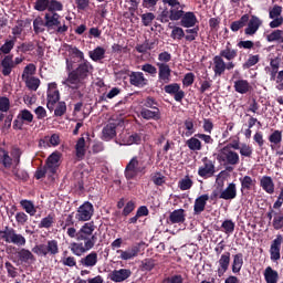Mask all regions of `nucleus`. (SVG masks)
<instances>
[{"label": "nucleus", "mask_w": 283, "mask_h": 283, "mask_svg": "<svg viewBox=\"0 0 283 283\" xmlns=\"http://www.w3.org/2000/svg\"><path fill=\"white\" fill-rule=\"evenodd\" d=\"M219 198L223 199V200H233V199H235L237 198V186H235V184L230 182L229 186L223 191H221Z\"/></svg>", "instance_id": "29"}, {"label": "nucleus", "mask_w": 283, "mask_h": 283, "mask_svg": "<svg viewBox=\"0 0 283 283\" xmlns=\"http://www.w3.org/2000/svg\"><path fill=\"white\" fill-rule=\"evenodd\" d=\"M78 263L80 265H83L84 269H94V266L98 263V253L92 251L91 253L81 258Z\"/></svg>", "instance_id": "19"}, {"label": "nucleus", "mask_w": 283, "mask_h": 283, "mask_svg": "<svg viewBox=\"0 0 283 283\" xmlns=\"http://www.w3.org/2000/svg\"><path fill=\"white\" fill-rule=\"evenodd\" d=\"M264 279L266 283H277L279 274L276 270L268 266L264 271Z\"/></svg>", "instance_id": "42"}, {"label": "nucleus", "mask_w": 283, "mask_h": 283, "mask_svg": "<svg viewBox=\"0 0 283 283\" xmlns=\"http://www.w3.org/2000/svg\"><path fill=\"white\" fill-rule=\"evenodd\" d=\"M55 219H56L55 213H49L46 217H44L40 220V223L38 224V228H40V229H50L54 226Z\"/></svg>", "instance_id": "35"}, {"label": "nucleus", "mask_w": 283, "mask_h": 283, "mask_svg": "<svg viewBox=\"0 0 283 283\" xmlns=\"http://www.w3.org/2000/svg\"><path fill=\"white\" fill-rule=\"evenodd\" d=\"M0 235L9 244L17 247H24L27 244V239L21 233H17L13 228L9 229V227H6L4 231H0Z\"/></svg>", "instance_id": "7"}, {"label": "nucleus", "mask_w": 283, "mask_h": 283, "mask_svg": "<svg viewBox=\"0 0 283 283\" xmlns=\"http://www.w3.org/2000/svg\"><path fill=\"white\" fill-rule=\"evenodd\" d=\"M10 111V98L0 97V112L8 113Z\"/></svg>", "instance_id": "63"}, {"label": "nucleus", "mask_w": 283, "mask_h": 283, "mask_svg": "<svg viewBox=\"0 0 283 283\" xmlns=\"http://www.w3.org/2000/svg\"><path fill=\"white\" fill-rule=\"evenodd\" d=\"M221 228L224 234L231 235L234 232L235 223L231 219H226L223 220Z\"/></svg>", "instance_id": "48"}, {"label": "nucleus", "mask_w": 283, "mask_h": 283, "mask_svg": "<svg viewBox=\"0 0 283 283\" xmlns=\"http://www.w3.org/2000/svg\"><path fill=\"white\" fill-rule=\"evenodd\" d=\"M186 221V213L184 208H179L178 210H175L169 213V217L167 219L168 224H182Z\"/></svg>", "instance_id": "21"}, {"label": "nucleus", "mask_w": 283, "mask_h": 283, "mask_svg": "<svg viewBox=\"0 0 283 283\" xmlns=\"http://www.w3.org/2000/svg\"><path fill=\"white\" fill-rule=\"evenodd\" d=\"M140 251L139 245H132L127 251L118 250L117 253H120L119 259L123 261H128L137 258Z\"/></svg>", "instance_id": "26"}, {"label": "nucleus", "mask_w": 283, "mask_h": 283, "mask_svg": "<svg viewBox=\"0 0 283 283\" xmlns=\"http://www.w3.org/2000/svg\"><path fill=\"white\" fill-rule=\"evenodd\" d=\"M170 36L174 40L177 39L178 41H181V39L185 38V30L180 27H174Z\"/></svg>", "instance_id": "62"}, {"label": "nucleus", "mask_w": 283, "mask_h": 283, "mask_svg": "<svg viewBox=\"0 0 283 283\" xmlns=\"http://www.w3.org/2000/svg\"><path fill=\"white\" fill-rule=\"evenodd\" d=\"M60 101V91L57 90L56 82L49 83L48 87V109L54 111L56 103Z\"/></svg>", "instance_id": "12"}, {"label": "nucleus", "mask_w": 283, "mask_h": 283, "mask_svg": "<svg viewBox=\"0 0 283 283\" xmlns=\"http://www.w3.org/2000/svg\"><path fill=\"white\" fill-rule=\"evenodd\" d=\"M128 76L130 85L135 87L144 88L149 85V80L142 72H130Z\"/></svg>", "instance_id": "15"}, {"label": "nucleus", "mask_w": 283, "mask_h": 283, "mask_svg": "<svg viewBox=\"0 0 283 283\" xmlns=\"http://www.w3.org/2000/svg\"><path fill=\"white\" fill-rule=\"evenodd\" d=\"M116 128L117 125L115 123H108L102 130V138L106 142L114 139L117 135Z\"/></svg>", "instance_id": "28"}, {"label": "nucleus", "mask_w": 283, "mask_h": 283, "mask_svg": "<svg viewBox=\"0 0 283 283\" xmlns=\"http://www.w3.org/2000/svg\"><path fill=\"white\" fill-rule=\"evenodd\" d=\"M95 231L96 226L94 221H88L87 223H84V226H82L78 231L73 226L67 228L66 233L70 238L76 239L77 241H84V243L72 242L70 244L69 249L74 256L81 258L85 255V253L94 249L98 240L97 234L94 233Z\"/></svg>", "instance_id": "1"}, {"label": "nucleus", "mask_w": 283, "mask_h": 283, "mask_svg": "<svg viewBox=\"0 0 283 283\" xmlns=\"http://www.w3.org/2000/svg\"><path fill=\"white\" fill-rule=\"evenodd\" d=\"M261 187L263 190L266 191L269 195H273L275 191V184L273 182L272 178H262L260 181Z\"/></svg>", "instance_id": "45"}, {"label": "nucleus", "mask_w": 283, "mask_h": 283, "mask_svg": "<svg viewBox=\"0 0 283 283\" xmlns=\"http://www.w3.org/2000/svg\"><path fill=\"white\" fill-rule=\"evenodd\" d=\"M60 159H61V156L57 151L49 155L45 165L41 168H38L35 177L43 178L45 176H48V177L57 176V171L60 168Z\"/></svg>", "instance_id": "5"}, {"label": "nucleus", "mask_w": 283, "mask_h": 283, "mask_svg": "<svg viewBox=\"0 0 283 283\" xmlns=\"http://www.w3.org/2000/svg\"><path fill=\"white\" fill-rule=\"evenodd\" d=\"M198 32H199V27H196L193 29H187L186 30V33L188 35H186V41L187 42H195L196 41V38L198 36Z\"/></svg>", "instance_id": "58"}, {"label": "nucleus", "mask_w": 283, "mask_h": 283, "mask_svg": "<svg viewBox=\"0 0 283 283\" xmlns=\"http://www.w3.org/2000/svg\"><path fill=\"white\" fill-rule=\"evenodd\" d=\"M185 11L181 4L170 8L169 19L171 21H178L184 18Z\"/></svg>", "instance_id": "41"}, {"label": "nucleus", "mask_w": 283, "mask_h": 283, "mask_svg": "<svg viewBox=\"0 0 283 283\" xmlns=\"http://www.w3.org/2000/svg\"><path fill=\"white\" fill-rule=\"evenodd\" d=\"M86 142L84 137H81L77 139L75 144V156L77 159L82 160L85 157L86 154Z\"/></svg>", "instance_id": "34"}, {"label": "nucleus", "mask_w": 283, "mask_h": 283, "mask_svg": "<svg viewBox=\"0 0 283 283\" xmlns=\"http://www.w3.org/2000/svg\"><path fill=\"white\" fill-rule=\"evenodd\" d=\"M166 94L174 95V98L177 102H182L185 97V91L181 90V86L177 83L169 84L165 86Z\"/></svg>", "instance_id": "20"}, {"label": "nucleus", "mask_w": 283, "mask_h": 283, "mask_svg": "<svg viewBox=\"0 0 283 283\" xmlns=\"http://www.w3.org/2000/svg\"><path fill=\"white\" fill-rule=\"evenodd\" d=\"M216 172L214 164L211 160H206L203 167L199 168V176L201 177H211Z\"/></svg>", "instance_id": "33"}, {"label": "nucleus", "mask_w": 283, "mask_h": 283, "mask_svg": "<svg viewBox=\"0 0 283 283\" xmlns=\"http://www.w3.org/2000/svg\"><path fill=\"white\" fill-rule=\"evenodd\" d=\"M150 160L146 156H133L125 168L126 178L143 177L148 172Z\"/></svg>", "instance_id": "3"}, {"label": "nucleus", "mask_w": 283, "mask_h": 283, "mask_svg": "<svg viewBox=\"0 0 283 283\" xmlns=\"http://www.w3.org/2000/svg\"><path fill=\"white\" fill-rule=\"evenodd\" d=\"M18 258L22 263L32 264L36 261L35 256L30 250H27V248H22L18 252Z\"/></svg>", "instance_id": "31"}, {"label": "nucleus", "mask_w": 283, "mask_h": 283, "mask_svg": "<svg viewBox=\"0 0 283 283\" xmlns=\"http://www.w3.org/2000/svg\"><path fill=\"white\" fill-rule=\"evenodd\" d=\"M243 264H244L243 254L242 253L234 254L233 262H232V273L239 274L242 271Z\"/></svg>", "instance_id": "36"}, {"label": "nucleus", "mask_w": 283, "mask_h": 283, "mask_svg": "<svg viewBox=\"0 0 283 283\" xmlns=\"http://www.w3.org/2000/svg\"><path fill=\"white\" fill-rule=\"evenodd\" d=\"M20 207L23 208V210L31 217H34L36 213V207L34 206V202L31 200H21Z\"/></svg>", "instance_id": "43"}, {"label": "nucleus", "mask_w": 283, "mask_h": 283, "mask_svg": "<svg viewBox=\"0 0 283 283\" xmlns=\"http://www.w3.org/2000/svg\"><path fill=\"white\" fill-rule=\"evenodd\" d=\"M239 51L238 49H232L231 48V42H227L226 46L223 50L220 51L219 55L222 59H226L227 61H233L234 59L238 57Z\"/></svg>", "instance_id": "25"}, {"label": "nucleus", "mask_w": 283, "mask_h": 283, "mask_svg": "<svg viewBox=\"0 0 283 283\" xmlns=\"http://www.w3.org/2000/svg\"><path fill=\"white\" fill-rule=\"evenodd\" d=\"M106 50L102 46L95 48V50L88 52V56L94 62H99L105 57Z\"/></svg>", "instance_id": "39"}, {"label": "nucleus", "mask_w": 283, "mask_h": 283, "mask_svg": "<svg viewBox=\"0 0 283 283\" xmlns=\"http://www.w3.org/2000/svg\"><path fill=\"white\" fill-rule=\"evenodd\" d=\"M0 164L6 168L10 169L12 167V158L10 153L3 148H0Z\"/></svg>", "instance_id": "38"}, {"label": "nucleus", "mask_w": 283, "mask_h": 283, "mask_svg": "<svg viewBox=\"0 0 283 283\" xmlns=\"http://www.w3.org/2000/svg\"><path fill=\"white\" fill-rule=\"evenodd\" d=\"M35 71H36V66L33 63L28 64L24 67L22 80H29L30 75H34Z\"/></svg>", "instance_id": "56"}, {"label": "nucleus", "mask_w": 283, "mask_h": 283, "mask_svg": "<svg viewBox=\"0 0 283 283\" xmlns=\"http://www.w3.org/2000/svg\"><path fill=\"white\" fill-rule=\"evenodd\" d=\"M198 22L196 13L193 12H187L182 14L180 24L185 29L195 28L196 23Z\"/></svg>", "instance_id": "27"}, {"label": "nucleus", "mask_w": 283, "mask_h": 283, "mask_svg": "<svg viewBox=\"0 0 283 283\" xmlns=\"http://www.w3.org/2000/svg\"><path fill=\"white\" fill-rule=\"evenodd\" d=\"M40 84H41V81L38 77H31V78L27 80V87L29 90H32L33 92H36Z\"/></svg>", "instance_id": "60"}, {"label": "nucleus", "mask_w": 283, "mask_h": 283, "mask_svg": "<svg viewBox=\"0 0 283 283\" xmlns=\"http://www.w3.org/2000/svg\"><path fill=\"white\" fill-rule=\"evenodd\" d=\"M283 242L282 234H277L270 245V259L273 262H276L281 259V247Z\"/></svg>", "instance_id": "17"}, {"label": "nucleus", "mask_w": 283, "mask_h": 283, "mask_svg": "<svg viewBox=\"0 0 283 283\" xmlns=\"http://www.w3.org/2000/svg\"><path fill=\"white\" fill-rule=\"evenodd\" d=\"M250 21V14L245 13L241 15V19L238 21H234L230 24V29L232 32L237 33L243 28H245L247 23Z\"/></svg>", "instance_id": "32"}, {"label": "nucleus", "mask_w": 283, "mask_h": 283, "mask_svg": "<svg viewBox=\"0 0 283 283\" xmlns=\"http://www.w3.org/2000/svg\"><path fill=\"white\" fill-rule=\"evenodd\" d=\"M61 19L62 15L59 13L46 12L44 14V20L48 31L56 35L65 34L69 30V27L66 22H62Z\"/></svg>", "instance_id": "4"}, {"label": "nucleus", "mask_w": 283, "mask_h": 283, "mask_svg": "<svg viewBox=\"0 0 283 283\" xmlns=\"http://www.w3.org/2000/svg\"><path fill=\"white\" fill-rule=\"evenodd\" d=\"M244 34L247 36H253L256 34V32L260 30V28L263 25V21L258 15H249V21L245 23Z\"/></svg>", "instance_id": "13"}, {"label": "nucleus", "mask_w": 283, "mask_h": 283, "mask_svg": "<svg viewBox=\"0 0 283 283\" xmlns=\"http://www.w3.org/2000/svg\"><path fill=\"white\" fill-rule=\"evenodd\" d=\"M273 228L279 231L280 229L283 228V214L281 212L274 213V219L272 223Z\"/></svg>", "instance_id": "57"}, {"label": "nucleus", "mask_w": 283, "mask_h": 283, "mask_svg": "<svg viewBox=\"0 0 283 283\" xmlns=\"http://www.w3.org/2000/svg\"><path fill=\"white\" fill-rule=\"evenodd\" d=\"M212 61H213L212 71H213L214 75L216 76H221L222 74H224V72H226V62H224L223 57L220 54L214 55Z\"/></svg>", "instance_id": "24"}, {"label": "nucleus", "mask_w": 283, "mask_h": 283, "mask_svg": "<svg viewBox=\"0 0 283 283\" xmlns=\"http://www.w3.org/2000/svg\"><path fill=\"white\" fill-rule=\"evenodd\" d=\"M142 143V136L139 135V133H133L126 140V144L128 146L132 145H140Z\"/></svg>", "instance_id": "61"}, {"label": "nucleus", "mask_w": 283, "mask_h": 283, "mask_svg": "<svg viewBox=\"0 0 283 283\" xmlns=\"http://www.w3.org/2000/svg\"><path fill=\"white\" fill-rule=\"evenodd\" d=\"M93 213L94 207L92 202L85 201L82 206L78 207L75 219L80 222H86L92 220Z\"/></svg>", "instance_id": "11"}, {"label": "nucleus", "mask_w": 283, "mask_h": 283, "mask_svg": "<svg viewBox=\"0 0 283 283\" xmlns=\"http://www.w3.org/2000/svg\"><path fill=\"white\" fill-rule=\"evenodd\" d=\"M208 200H209L208 193H203V195L197 197V199L195 200V205H193V214L195 216H199L206 211Z\"/></svg>", "instance_id": "23"}, {"label": "nucleus", "mask_w": 283, "mask_h": 283, "mask_svg": "<svg viewBox=\"0 0 283 283\" xmlns=\"http://www.w3.org/2000/svg\"><path fill=\"white\" fill-rule=\"evenodd\" d=\"M283 136H282V130L275 129L271 133L269 140L270 144L277 146L282 143Z\"/></svg>", "instance_id": "51"}, {"label": "nucleus", "mask_w": 283, "mask_h": 283, "mask_svg": "<svg viewBox=\"0 0 283 283\" xmlns=\"http://www.w3.org/2000/svg\"><path fill=\"white\" fill-rule=\"evenodd\" d=\"M156 19V15L151 12L142 14V23L145 28H149L153 21Z\"/></svg>", "instance_id": "55"}, {"label": "nucleus", "mask_w": 283, "mask_h": 283, "mask_svg": "<svg viewBox=\"0 0 283 283\" xmlns=\"http://www.w3.org/2000/svg\"><path fill=\"white\" fill-rule=\"evenodd\" d=\"M282 6L274 4L270 10H269V17L270 19H275L279 17H282Z\"/></svg>", "instance_id": "59"}, {"label": "nucleus", "mask_w": 283, "mask_h": 283, "mask_svg": "<svg viewBox=\"0 0 283 283\" xmlns=\"http://www.w3.org/2000/svg\"><path fill=\"white\" fill-rule=\"evenodd\" d=\"M156 261L153 258L143 259L140 269L142 271L150 272L155 269Z\"/></svg>", "instance_id": "50"}, {"label": "nucleus", "mask_w": 283, "mask_h": 283, "mask_svg": "<svg viewBox=\"0 0 283 283\" xmlns=\"http://www.w3.org/2000/svg\"><path fill=\"white\" fill-rule=\"evenodd\" d=\"M21 156L22 151L18 146H13L11 149V158H12V164H14L13 168V174L15 175L17 178H28L29 174L25 172V170L19 169V165L21 164Z\"/></svg>", "instance_id": "10"}, {"label": "nucleus", "mask_w": 283, "mask_h": 283, "mask_svg": "<svg viewBox=\"0 0 283 283\" xmlns=\"http://www.w3.org/2000/svg\"><path fill=\"white\" fill-rule=\"evenodd\" d=\"M33 31L35 34L45 32V20H43V18H35V20L33 21Z\"/></svg>", "instance_id": "47"}, {"label": "nucleus", "mask_w": 283, "mask_h": 283, "mask_svg": "<svg viewBox=\"0 0 283 283\" xmlns=\"http://www.w3.org/2000/svg\"><path fill=\"white\" fill-rule=\"evenodd\" d=\"M189 150L197 151L202 149V143L198 137H191L186 142Z\"/></svg>", "instance_id": "46"}, {"label": "nucleus", "mask_w": 283, "mask_h": 283, "mask_svg": "<svg viewBox=\"0 0 283 283\" xmlns=\"http://www.w3.org/2000/svg\"><path fill=\"white\" fill-rule=\"evenodd\" d=\"M158 67V82L169 84L171 82V67L166 63H157Z\"/></svg>", "instance_id": "14"}, {"label": "nucleus", "mask_w": 283, "mask_h": 283, "mask_svg": "<svg viewBox=\"0 0 283 283\" xmlns=\"http://www.w3.org/2000/svg\"><path fill=\"white\" fill-rule=\"evenodd\" d=\"M132 276L130 269L113 270L109 274V280L114 283H123L125 280Z\"/></svg>", "instance_id": "18"}, {"label": "nucleus", "mask_w": 283, "mask_h": 283, "mask_svg": "<svg viewBox=\"0 0 283 283\" xmlns=\"http://www.w3.org/2000/svg\"><path fill=\"white\" fill-rule=\"evenodd\" d=\"M283 39V30L281 29H275L273 31H271V33L269 35H266V41L269 43H281Z\"/></svg>", "instance_id": "44"}, {"label": "nucleus", "mask_w": 283, "mask_h": 283, "mask_svg": "<svg viewBox=\"0 0 283 283\" xmlns=\"http://www.w3.org/2000/svg\"><path fill=\"white\" fill-rule=\"evenodd\" d=\"M217 160L221 164L235 166L240 164V155L237 151L230 149L229 146L224 145L223 148L219 150Z\"/></svg>", "instance_id": "6"}, {"label": "nucleus", "mask_w": 283, "mask_h": 283, "mask_svg": "<svg viewBox=\"0 0 283 283\" xmlns=\"http://www.w3.org/2000/svg\"><path fill=\"white\" fill-rule=\"evenodd\" d=\"M231 264V252H224L218 261L217 274L222 277L230 269Z\"/></svg>", "instance_id": "16"}, {"label": "nucleus", "mask_w": 283, "mask_h": 283, "mask_svg": "<svg viewBox=\"0 0 283 283\" xmlns=\"http://www.w3.org/2000/svg\"><path fill=\"white\" fill-rule=\"evenodd\" d=\"M49 4H50V0H36L34 2V10L39 12H44L45 10L49 11Z\"/></svg>", "instance_id": "53"}, {"label": "nucleus", "mask_w": 283, "mask_h": 283, "mask_svg": "<svg viewBox=\"0 0 283 283\" xmlns=\"http://www.w3.org/2000/svg\"><path fill=\"white\" fill-rule=\"evenodd\" d=\"M261 61L260 54H249L245 62L242 64L243 70H250L253 66L258 65V63Z\"/></svg>", "instance_id": "37"}, {"label": "nucleus", "mask_w": 283, "mask_h": 283, "mask_svg": "<svg viewBox=\"0 0 283 283\" xmlns=\"http://www.w3.org/2000/svg\"><path fill=\"white\" fill-rule=\"evenodd\" d=\"M23 61V57L17 56L13 61V54L4 55L3 60L0 63L1 66V73L4 76H10L11 72L15 66L21 65V62Z\"/></svg>", "instance_id": "9"}, {"label": "nucleus", "mask_w": 283, "mask_h": 283, "mask_svg": "<svg viewBox=\"0 0 283 283\" xmlns=\"http://www.w3.org/2000/svg\"><path fill=\"white\" fill-rule=\"evenodd\" d=\"M93 70L92 63L84 59L83 62L67 74V78L62 84L72 90H80L84 86V81L92 75Z\"/></svg>", "instance_id": "2"}, {"label": "nucleus", "mask_w": 283, "mask_h": 283, "mask_svg": "<svg viewBox=\"0 0 283 283\" xmlns=\"http://www.w3.org/2000/svg\"><path fill=\"white\" fill-rule=\"evenodd\" d=\"M34 123V115L29 109H22L15 116L13 122V130H23L24 125Z\"/></svg>", "instance_id": "8"}, {"label": "nucleus", "mask_w": 283, "mask_h": 283, "mask_svg": "<svg viewBox=\"0 0 283 283\" xmlns=\"http://www.w3.org/2000/svg\"><path fill=\"white\" fill-rule=\"evenodd\" d=\"M140 116L145 120H160V109L142 108Z\"/></svg>", "instance_id": "30"}, {"label": "nucleus", "mask_w": 283, "mask_h": 283, "mask_svg": "<svg viewBox=\"0 0 283 283\" xmlns=\"http://www.w3.org/2000/svg\"><path fill=\"white\" fill-rule=\"evenodd\" d=\"M233 87H234V92L241 95L251 93L253 90V86L249 83L248 80H244V78L235 80Z\"/></svg>", "instance_id": "22"}, {"label": "nucleus", "mask_w": 283, "mask_h": 283, "mask_svg": "<svg viewBox=\"0 0 283 283\" xmlns=\"http://www.w3.org/2000/svg\"><path fill=\"white\" fill-rule=\"evenodd\" d=\"M45 252L46 256H56L57 253L60 252L59 250V242L56 240H49L48 244L45 245Z\"/></svg>", "instance_id": "40"}, {"label": "nucleus", "mask_w": 283, "mask_h": 283, "mask_svg": "<svg viewBox=\"0 0 283 283\" xmlns=\"http://www.w3.org/2000/svg\"><path fill=\"white\" fill-rule=\"evenodd\" d=\"M184 282H185V279L182 275H172L164 280V283H184Z\"/></svg>", "instance_id": "64"}, {"label": "nucleus", "mask_w": 283, "mask_h": 283, "mask_svg": "<svg viewBox=\"0 0 283 283\" xmlns=\"http://www.w3.org/2000/svg\"><path fill=\"white\" fill-rule=\"evenodd\" d=\"M212 80L208 76L205 77V80H199V93L205 94L208 92V90L212 86Z\"/></svg>", "instance_id": "52"}, {"label": "nucleus", "mask_w": 283, "mask_h": 283, "mask_svg": "<svg viewBox=\"0 0 283 283\" xmlns=\"http://www.w3.org/2000/svg\"><path fill=\"white\" fill-rule=\"evenodd\" d=\"M64 4L57 0H49L48 12L57 13V11H63Z\"/></svg>", "instance_id": "49"}, {"label": "nucleus", "mask_w": 283, "mask_h": 283, "mask_svg": "<svg viewBox=\"0 0 283 283\" xmlns=\"http://www.w3.org/2000/svg\"><path fill=\"white\" fill-rule=\"evenodd\" d=\"M15 41L14 40H7L4 44L0 48V51L4 55H9L10 51L14 48Z\"/></svg>", "instance_id": "54"}]
</instances>
